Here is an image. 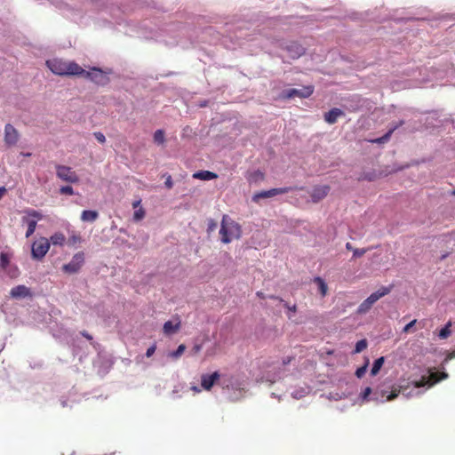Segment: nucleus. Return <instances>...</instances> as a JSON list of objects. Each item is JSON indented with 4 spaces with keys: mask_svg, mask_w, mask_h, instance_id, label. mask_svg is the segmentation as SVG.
Masks as SVG:
<instances>
[{
    "mask_svg": "<svg viewBox=\"0 0 455 455\" xmlns=\"http://www.w3.org/2000/svg\"><path fill=\"white\" fill-rule=\"evenodd\" d=\"M217 227H218L217 222L214 220L210 219L207 223V233L210 234V233L213 232L217 228Z\"/></svg>",
    "mask_w": 455,
    "mask_h": 455,
    "instance_id": "72a5a7b5",
    "label": "nucleus"
},
{
    "mask_svg": "<svg viewBox=\"0 0 455 455\" xmlns=\"http://www.w3.org/2000/svg\"><path fill=\"white\" fill-rule=\"evenodd\" d=\"M404 124L403 121H400L397 124H395L393 128H391L385 135H383L382 137L380 138H378V139H375V140H372L371 142L372 143H377V144H382V143H386L387 141H388V140L390 139L392 133L400 126H402L403 124Z\"/></svg>",
    "mask_w": 455,
    "mask_h": 455,
    "instance_id": "a211bd4d",
    "label": "nucleus"
},
{
    "mask_svg": "<svg viewBox=\"0 0 455 455\" xmlns=\"http://www.w3.org/2000/svg\"><path fill=\"white\" fill-rule=\"evenodd\" d=\"M19 140L17 130L10 124L4 127V140L8 145H14Z\"/></svg>",
    "mask_w": 455,
    "mask_h": 455,
    "instance_id": "ddd939ff",
    "label": "nucleus"
},
{
    "mask_svg": "<svg viewBox=\"0 0 455 455\" xmlns=\"http://www.w3.org/2000/svg\"><path fill=\"white\" fill-rule=\"evenodd\" d=\"M140 203H141V200H137V201L133 202L132 207L137 208L138 206H140Z\"/></svg>",
    "mask_w": 455,
    "mask_h": 455,
    "instance_id": "603ef678",
    "label": "nucleus"
},
{
    "mask_svg": "<svg viewBox=\"0 0 455 455\" xmlns=\"http://www.w3.org/2000/svg\"><path fill=\"white\" fill-rule=\"evenodd\" d=\"M145 210L142 207H140L133 213V220L135 221H140L145 217Z\"/></svg>",
    "mask_w": 455,
    "mask_h": 455,
    "instance_id": "7c9ffc66",
    "label": "nucleus"
},
{
    "mask_svg": "<svg viewBox=\"0 0 455 455\" xmlns=\"http://www.w3.org/2000/svg\"><path fill=\"white\" fill-rule=\"evenodd\" d=\"M84 263V253L79 251L76 253L70 262L63 265L62 270L68 274H76L77 273Z\"/></svg>",
    "mask_w": 455,
    "mask_h": 455,
    "instance_id": "423d86ee",
    "label": "nucleus"
},
{
    "mask_svg": "<svg viewBox=\"0 0 455 455\" xmlns=\"http://www.w3.org/2000/svg\"><path fill=\"white\" fill-rule=\"evenodd\" d=\"M287 51L290 52L291 56L295 59L305 53V48L299 44V43L292 42L287 46Z\"/></svg>",
    "mask_w": 455,
    "mask_h": 455,
    "instance_id": "2eb2a0df",
    "label": "nucleus"
},
{
    "mask_svg": "<svg viewBox=\"0 0 455 455\" xmlns=\"http://www.w3.org/2000/svg\"><path fill=\"white\" fill-rule=\"evenodd\" d=\"M185 350L186 346L184 344H180L175 351L170 353V356L172 358H179L181 356Z\"/></svg>",
    "mask_w": 455,
    "mask_h": 455,
    "instance_id": "c756f323",
    "label": "nucleus"
},
{
    "mask_svg": "<svg viewBox=\"0 0 455 455\" xmlns=\"http://www.w3.org/2000/svg\"><path fill=\"white\" fill-rule=\"evenodd\" d=\"M453 358H455V351H452V352L449 353L447 357H446V359H445V361L451 360Z\"/></svg>",
    "mask_w": 455,
    "mask_h": 455,
    "instance_id": "8fccbe9b",
    "label": "nucleus"
},
{
    "mask_svg": "<svg viewBox=\"0 0 455 455\" xmlns=\"http://www.w3.org/2000/svg\"><path fill=\"white\" fill-rule=\"evenodd\" d=\"M384 357L381 356L379 358H378L377 360H375L373 365H372V368L371 370V374L372 376H375L378 374V372L379 371V370L381 369L383 363H384Z\"/></svg>",
    "mask_w": 455,
    "mask_h": 455,
    "instance_id": "a878e982",
    "label": "nucleus"
},
{
    "mask_svg": "<svg viewBox=\"0 0 455 455\" xmlns=\"http://www.w3.org/2000/svg\"><path fill=\"white\" fill-rule=\"evenodd\" d=\"M367 249H355L353 250L354 258H360L367 252Z\"/></svg>",
    "mask_w": 455,
    "mask_h": 455,
    "instance_id": "f704fd0d",
    "label": "nucleus"
},
{
    "mask_svg": "<svg viewBox=\"0 0 455 455\" xmlns=\"http://www.w3.org/2000/svg\"><path fill=\"white\" fill-rule=\"evenodd\" d=\"M346 248H347V250H354L350 243H347V244H346Z\"/></svg>",
    "mask_w": 455,
    "mask_h": 455,
    "instance_id": "4d7b16f0",
    "label": "nucleus"
},
{
    "mask_svg": "<svg viewBox=\"0 0 455 455\" xmlns=\"http://www.w3.org/2000/svg\"><path fill=\"white\" fill-rule=\"evenodd\" d=\"M94 137L96 138V140L101 143V144H104L106 142V137L105 135L100 132H94Z\"/></svg>",
    "mask_w": 455,
    "mask_h": 455,
    "instance_id": "e433bc0d",
    "label": "nucleus"
},
{
    "mask_svg": "<svg viewBox=\"0 0 455 455\" xmlns=\"http://www.w3.org/2000/svg\"><path fill=\"white\" fill-rule=\"evenodd\" d=\"M56 175L60 180L68 183L76 184L79 181V177L76 172L67 165H56Z\"/></svg>",
    "mask_w": 455,
    "mask_h": 455,
    "instance_id": "20e7f679",
    "label": "nucleus"
},
{
    "mask_svg": "<svg viewBox=\"0 0 455 455\" xmlns=\"http://www.w3.org/2000/svg\"><path fill=\"white\" fill-rule=\"evenodd\" d=\"M452 196H455V188L451 192Z\"/></svg>",
    "mask_w": 455,
    "mask_h": 455,
    "instance_id": "bf43d9fd",
    "label": "nucleus"
},
{
    "mask_svg": "<svg viewBox=\"0 0 455 455\" xmlns=\"http://www.w3.org/2000/svg\"><path fill=\"white\" fill-rule=\"evenodd\" d=\"M344 112L337 108H331L330 111L324 114V120L330 124H333L337 122L338 118L343 116Z\"/></svg>",
    "mask_w": 455,
    "mask_h": 455,
    "instance_id": "4468645a",
    "label": "nucleus"
},
{
    "mask_svg": "<svg viewBox=\"0 0 455 455\" xmlns=\"http://www.w3.org/2000/svg\"><path fill=\"white\" fill-rule=\"evenodd\" d=\"M60 193L61 195H68V196H72L75 194L74 192V189L72 187L70 186H63L60 188Z\"/></svg>",
    "mask_w": 455,
    "mask_h": 455,
    "instance_id": "473e14b6",
    "label": "nucleus"
},
{
    "mask_svg": "<svg viewBox=\"0 0 455 455\" xmlns=\"http://www.w3.org/2000/svg\"><path fill=\"white\" fill-rule=\"evenodd\" d=\"M51 71L58 76H77L84 73V68L74 61L53 59L46 61Z\"/></svg>",
    "mask_w": 455,
    "mask_h": 455,
    "instance_id": "f257e3e1",
    "label": "nucleus"
},
{
    "mask_svg": "<svg viewBox=\"0 0 455 455\" xmlns=\"http://www.w3.org/2000/svg\"><path fill=\"white\" fill-rule=\"evenodd\" d=\"M25 236L28 237V229L26 231Z\"/></svg>",
    "mask_w": 455,
    "mask_h": 455,
    "instance_id": "13d9d810",
    "label": "nucleus"
},
{
    "mask_svg": "<svg viewBox=\"0 0 455 455\" xmlns=\"http://www.w3.org/2000/svg\"><path fill=\"white\" fill-rule=\"evenodd\" d=\"M154 142L157 145H163L165 141L164 132L161 129L156 130L153 136Z\"/></svg>",
    "mask_w": 455,
    "mask_h": 455,
    "instance_id": "393cba45",
    "label": "nucleus"
},
{
    "mask_svg": "<svg viewBox=\"0 0 455 455\" xmlns=\"http://www.w3.org/2000/svg\"><path fill=\"white\" fill-rule=\"evenodd\" d=\"M80 241H81V236L80 235H73L68 239V244L69 245H74V244H76L77 243H80Z\"/></svg>",
    "mask_w": 455,
    "mask_h": 455,
    "instance_id": "c9c22d12",
    "label": "nucleus"
},
{
    "mask_svg": "<svg viewBox=\"0 0 455 455\" xmlns=\"http://www.w3.org/2000/svg\"><path fill=\"white\" fill-rule=\"evenodd\" d=\"M367 345H368V343H367L366 339H361V340L357 341L355 344L354 353H355V354L361 353L367 347Z\"/></svg>",
    "mask_w": 455,
    "mask_h": 455,
    "instance_id": "c85d7f7f",
    "label": "nucleus"
},
{
    "mask_svg": "<svg viewBox=\"0 0 455 455\" xmlns=\"http://www.w3.org/2000/svg\"><path fill=\"white\" fill-rule=\"evenodd\" d=\"M220 240L223 243H229L234 239L242 236L241 226L228 215H223L220 229Z\"/></svg>",
    "mask_w": 455,
    "mask_h": 455,
    "instance_id": "f03ea898",
    "label": "nucleus"
},
{
    "mask_svg": "<svg viewBox=\"0 0 455 455\" xmlns=\"http://www.w3.org/2000/svg\"><path fill=\"white\" fill-rule=\"evenodd\" d=\"M29 215H30V217L36 218L37 220L41 219V214L36 211H30Z\"/></svg>",
    "mask_w": 455,
    "mask_h": 455,
    "instance_id": "c03bdc74",
    "label": "nucleus"
},
{
    "mask_svg": "<svg viewBox=\"0 0 455 455\" xmlns=\"http://www.w3.org/2000/svg\"><path fill=\"white\" fill-rule=\"evenodd\" d=\"M268 298H269V299H272L279 300L280 302H283V301L281 298H279V297H277V296H275V295H271V296H269Z\"/></svg>",
    "mask_w": 455,
    "mask_h": 455,
    "instance_id": "864d4df0",
    "label": "nucleus"
},
{
    "mask_svg": "<svg viewBox=\"0 0 455 455\" xmlns=\"http://www.w3.org/2000/svg\"><path fill=\"white\" fill-rule=\"evenodd\" d=\"M371 394V388L370 387H367L362 393V396L363 399H366Z\"/></svg>",
    "mask_w": 455,
    "mask_h": 455,
    "instance_id": "79ce46f5",
    "label": "nucleus"
},
{
    "mask_svg": "<svg viewBox=\"0 0 455 455\" xmlns=\"http://www.w3.org/2000/svg\"><path fill=\"white\" fill-rule=\"evenodd\" d=\"M284 307H285L288 310H290V311H291V312H293V313H295V312L297 311V306H296V305L289 306L287 303H284Z\"/></svg>",
    "mask_w": 455,
    "mask_h": 455,
    "instance_id": "a18cd8bd",
    "label": "nucleus"
},
{
    "mask_svg": "<svg viewBox=\"0 0 455 455\" xmlns=\"http://www.w3.org/2000/svg\"><path fill=\"white\" fill-rule=\"evenodd\" d=\"M404 124L403 121H400L397 124H395L393 128H391L385 135H383L382 137L380 138H378V139H375V140H372L371 142L372 143H377V144H382V143H386L387 141H388V140L390 139L392 133L400 126H402L403 124Z\"/></svg>",
    "mask_w": 455,
    "mask_h": 455,
    "instance_id": "aec40b11",
    "label": "nucleus"
},
{
    "mask_svg": "<svg viewBox=\"0 0 455 455\" xmlns=\"http://www.w3.org/2000/svg\"><path fill=\"white\" fill-rule=\"evenodd\" d=\"M391 291V287H381L377 291L371 293L366 299H364L357 308V314L363 315L367 313L372 305L380 298L387 295Z\"/></svg>",
    "mask_w": 455,
    "mask_h": 455,
    "instance_id": "7ed1b4c3",
    "label": "nucleus"
},
{
    "mask_svg": "<svg viewBox=\"0 0 455 455\" xmlns=\"http://www.w3.org/2000/svg\"><path fill=\"white\" fill-rule=\"evenodd\" d=\"M192 350L194 354H197L201 350V345H195Z\"/></svg>",
    "mask_w": 455,
    "mask_h": 455,
    "instance_id": "3c124183",
    "label": "nucleus"
},
{
    "mask_svg": "<svg viewBox=\"0 0 455 455\" xmlns=\"http://www.w3.org/2000/svg\"><path fill=\"white\" fill-rule=\"evenodd\" d=\"M10 294L14 299L25 298L28 295V288L25 285H18L11 290Z\"/></svg>",
    "mask_w": 455,
    "mask_h": 455,
    "instance_id": "f3484780",
    "label": "nucleus"
},
{
    "mask_svg": "<svg viewBox=\"0 0 455 455\" xmlns=\"http://www.w3.org/2000/svg\"><path fill=\"white\" fill-rule=\"evenodd\" d=\"M180 325L181 323L179 319H177L176 323H173L172 321H167L164 324L163 331L164 334L171 335L178 331L180 328Z\"/></svg>",
    "mask_w": 455,
    "mask_h": 455,
    "instance_id": "dca6fc26",
    "label": "nucleus"
},
{
    "mask_svg": "<svg viewBox=\"0 0 455 455\" xmlns=\"http://www.w3.org/2000/svg\"><path fill=\"white\" fill-rule=\"evenodd\" d=\"M53 245H63L66 237L62 233H55L52 235L49 240Z\"/></svg>",
    "mask_w": 455,
    "mask_h": 455,
    "instance_id": "b1692460",
    "label": "nucleus"
},
{
    "mask_svg": "<svg viewBox=\"0 0 455 455\" xmlns=\"http://www.w3.org/2000/svg\"><path fill=\"white\" fill-rule=\"evenodd\" d=\"M11 278H16L19 275V270L15 266L10 265L7 270H4Z\"/></svg>",
    "mask_w": 455,
    "mask_h": 455,
    "instance_id": "2f4dec72",
    "label": "nucleus"
},
{
    "mask_svg": "<svg viewBox=\"0 0 455 455\" xmlns=\"http://www.w3.org/2000/svg\"><path fill=\"white\" fill-rule=\"evenodd\" d=\"M218 177V175L210 171H199L193 174V178L196 180H214Z\"/></svg>",
    "mask_w": 455,
    "mask_h": 455,
    "instance_id": "4be33fe9",
    "label": "nucleus"
},
{
    "mask_svg": "<svg viewBox=\"0 0 455 455\" xmlns=\"http://www.w3.org/2000/svg\"><path fill=\"white\" fill-rule=\"evenodd\" d=\"M164 184H165L166 188H169V189L172 188L173 183H172V177H171V176H168V178L166 179V180H165V183H164Z\"/></svg>",
    "mask_w": 455,
    "mask_h": 455,
    "instance_id": "37998d69",
    "label": "nucleus"
},
{
    "mask_svg": "<svg viewBox=\"0 0 455 455\" xmlns=\"http://www.w3.org/2000/svg\"><path fill=\"white\" fill-rule=\"evenodd\" d=\"M447 378L448 374L446 372H430L428 376H423L420 380L416 381L414 386L416 387H421L426 385L431 387Z\"/></svg>",
    "mask_w": 455,
    "mask_h": 455,
    "instance_id": "6e6552de",
    "label": "nucleus"
},
{
    "mask_svg": "<svg viewBox=\"0 0 455 455\" xmlns=\"http://www.w3.org/2000/svg\"><path fill=\"white\" fill-rule=\"evenodd\" d=\"M314 92V87L311 85L304 86L301 89H289L283 93V98L291 99L294 97L308 98Z\"/></svg>",
    "mask_w": 455,
    "mask_h": 455,
    "instance_id": "1a4fd4ad",
    "label": "nucleus"
},
{
    "mask_svg": "<svg viewBox=\"0 0 455 455\" xmlns=\"http://www.w3.org/2000/svg\"><path fill=\"white\" fill-rule=\"evenodd\" d=\"M10 256L8 253L2 252L0 255V266L4 270H7V268L10 267Z\"/></svg>",
    "mask_w": 455,
    "mask_h": 455,
    "instance_id": "bb28decb",
    "label": "nucleus"
},
{
    "mask_svg": "<svg viewBox=\"0 0 455 455\" xmlns=\"http://www.w3.org/2000/svg\"><path fill=\"white\" fill-rule=\"evenodd\" d=\"M36 228V220H30V235L33 234Z\"/></svg>",
    "mask_w": 455,
    "mask_h": 455,
    "instance_id": "de8ad7c7",
    "label": "nucleus"
},
{
    "mask_svg": "<svg viewBox=\"0 0 455 455\" xmlns=\"http://www.w3.org/2000/svg\"><path fill=\"white\" fill-rule=\"evenodd\" d=\"M256 295H257V297H259L260 299H265L266 298L265 294L262 291H257Z\"/></svg>",
    "mask_w": 455,
    "mask_h": 455,
    "instance_id": "5fc2aeb1",
    "label": "nucleus"
},
{
    "mask_svg": "<svg viewBox=\"0 0 455 455\" xmlns=\"http://www.w3.org/2000/svg\"><path fill=\"white\" fill-rule=\"evenodd\" d=\"M93 72H89L84 69V73L78 74L77 76H84L92 80L96 84H105L108 81L106 76L103 75L102 71L100 68H92Z\"/></svg>",
    "mask_w": 455,
    "mask_h": 455,
    "instance_id": "9d476101",
    "label": "nucleus"
},
{
    "mask_svg": "<svg viewBox=\"0 0 455 455\" xmlns=\"http://www.w3.org/2000/svg\"><path fill=\"white\" fill-rule=\"evenodd\" d=\"M314 283L317 284L318 290L322 297L326 296L328 287L324 280L319 276L314 278Z\"/></svg>",
    "mask_w": 455,
    "mask_h": 455,
    "instance_id": "5701e85b",
    "label": "nucleus"
},
{
    "mask_svg": "<svg viewBox=\"0 0 455 455\" xmlns=\"http://www.w3.org/2000/svg\"><path fill=\"white\" fill-rule=\"evenodd\" d=\"M156 343H154L152 346H150L148 349H147V352H146V356L147 357H150L154 355V353L156 352Z\"/></svg>",
    "mask_w": 455,
    "mask_h": 455,
    "instance_id": "58836bf2",
    "label": "nucleus"
},
{
    "mask_svg": "<svg viewBox=\"0 0 455 455\" xmlns=\"http://www.w3.org/2000/svg\"><path fill=\"white\" fill-rule=\"evenodd\" d=\"M404 124L403 121H400L397 124H395L393 128H391L385 135H383L382 137L380 138H378V139H375V140H372L371 142L372 143H377V144H382V143H386L387 141H388V140L390 139L392 133L400 126H402L403 124Z\"/></svg>",
    "mask_w": 455,
    "mask_h": 455,
    "instance_id": "6ab92c4d",
    "label": "nucleus"
},
{
    "mask_svg": "<svg viewBox=\"0 0 455 455\" xmlns=\"http://www.w3.org/2000/svg\"><path fill=\"white\" fill-rule=\"evenodd\" d=\"M451 322H448L446 325L439 331L438 336L441 339H447L451 333Z\"/></svg>",
    "mask_w": 455,
    "mask_h": 455,
    "instance_id": "cd10ccee",
    "label": "nucleus"
},
{
    "mask_svg": "<svg viewBox=\"0 0 455 455\" xmlns=\"http://www.w3.org/2000/svg\"><path fill=\"white\" fill-rule=\"evenodd\" d=\"M220 373L214 371L212 374H204L201 377V386L205 390H211L215 382L220 379Z\"/></svg>",
    "mask_w": 455,
    "mask_h": 455,
    "instance_id": "f8f14e48",
    "label": "nucleus"
},
{
    "mask_svg": "<svg viewBox=\"0 0 455 455\" xmlns=\"http://www.w3.org/2000/svg\"><path fill=\"white\" fill-rule=\"evenodd\" d=\"M366 370H367V364H365V365H363V366H362V367L358 368V369L356 370V371H355V375H356V377H358V378H362V377L365 374Z\"/></svg>",
    "mask_w": 455,
    "mask_h": 455,
    "instance_id": "4c0bfd02",
    "label": "nucleus"
},
{
    "mask_svg": "<svg viewBox=\"0 0 455 455\" xmlns=\"http://www.w3.org/2000/svg\"><path fill=\"white\" fill-rule=\"evenodd\" d=\"M292 190H293V188H291V187H284V188H271L269 190L259 191L253 195L252 201L255 203H259L260 199L269 198V197L275 196L277 195L286 194Z\"/></svg>",
    "mask_w": 455,
    "mask_h": 455,
    "instance_id": "0eeeda50",
    "label": "nucleus"
},
{
    "mask_svg": "<svg viewBox=\"0 0 455 455\" xmlns=\"http://www.w3.org/2000/svg\"><path fill=\"white\" fill-rule=\"evenodd\" d=\"M99 218V212L92 210H84L81 213V220L84 222H94Z\"/></svg>",
    "mask_w": 455,
    "mask_h": 455,
    "instance_id": "412c9836",
    "label": "nucleus"
},
{
    "mask_svg": "<svg viewBox=\"0 0 455 455\" xmlns=\"http://www.w3.org/2000/svg\"><path fill=\"white\" fill-rule=\"evenodd\" d=\"M291 361V358L288 357L287 359H283V363L285 365V364L289 363Z\"/></svg>",
    "mask_w": 455,
    "mask_h": 455,
    "instance_id": "6e6d98bb",
    "label": "nucleus"
},
{
    "mask_svg": "<svg viewBox=\"0 0 455 455\" xmlns=\"http://www.w3.org/2000/svg\"><path fill=\"white\" fill-rule=\"evenodd\" d=\"M81 335H82L83 337H84V338H85L86 339H88V340H92V336L91 334H89V333H88L87 331H81Z\"/></svg>",
    "mask_w": 455,
    "mask_h": 455,
    "instance_id": "49530a36",
    "label": "nucleus"
},
{
    "mask_svg": "<svg viewBox=\"0 0 455 455\" xmlns=\"http://www.w3.org/2000/svg\"><path fill=\"white\" fill-rule=\"evenodd\" d=\"M400 391H401V389H399V390H396V389L392 390V392L387 395V401L394 400L395 398H396L398 396V394L400 393Z\"/></svg>",
    "mask_w": 455,
    "mask_h": 455,
    "instance_id": "ea45409f",
    "label": "nucleus"
},
{
    "mask_svg": "<svg viewBox=\"0 0 455 455\" xmlns=\"http://www.w3.org/2000/svg\"><path fill=\"white\" fill-rule=\"evenodd\" d=\"M330 190H331V188L328 185L315 186L310 193L312 201L314 203L320 202L321 200H323V198H325L327 196Z\"/></svg>",
    "mask_w": 455,
    "mask_h": 455,
    "instance_id": "9b49d317",
    "label": "nucleus"
},
{
    "mask_svg": "<svg viewBox=\"0 0 455 455\" xmlns=\"http://www.w3.org/2000/svg\"><path fill=\"white\" fill-rule=\"evenodd\" d=\"M7 193V189L4 187L0 188V200L4 197V196Z\"/></svg>",
    "mask_w": 455,
    "mask_h": 455,
    "instance_id": "09e8293b",
    "label": "nucleus"
},
{
    "mask_svg": "<svg viewBox=\"0 0 455 455\" xmlns=\"http://www.w3.org/2000/svg\"><path fill=\"white\" fill-rule=\"evenodd\" d=\"M416 323H417L416 319L412 320L411 322H410L408 324H406L404 326L403 331L405 333L411 331V329L415 325Z\"/></svg>",
    "mask_w": 455,
    "mask_h": 455,
    "instance_id": "a19ab883",
    "label": "nucleus"
},
{
    "mask_svg": "<svg viewBox=\"0 0 455 455\" xmlns=\"http://www.w3.org/2000/svg\"><path fill=\"white\" fill-rule=\"evenodd\" d=\"M30 249L33 258L41 259L50 249V241L45 237H41L32 243Z\"/></svg>",
    "mask_w": 455,
    "mask_h": 455,
    "instance_id": "39448f33",
    "label": "nucleus"
}]
</instances>
